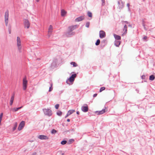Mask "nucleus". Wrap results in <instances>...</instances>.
<instances>
[{
  "label": "nucleus",
  "mask_w": 155,
  "mask_h": 155,
  "mask_svg": "<svg viewBox=\"0 0 155 155\" xmlns=\"http://www.w3.org/2000/svg\"><path fill=\"white\" fill-rule=\"evenodd\" d=\"M100 40L97 39V41H96V43H95V45H98L100 44Z\"/></svg>",
  "instance_id": "28"
},
{
  "label": "nucleus",
  "mask_w": 155,
  "mask_h": 155,
  "mask_svg": "<svg viewBox=\"0 0 155 155\" xmlns=\"http://www.w3.org/2000/svg\"><path fill=\"white\" fill-rule=\"evenodd\" d=\"M70 115L68 113L66 116L65 117V118L67 117L68 116Z\"/></svg>",
  "instance_id": "37"
},
{
  "label": "nucleus",
  "mask_w": 155,
  "mask_h": 155,
  "mask_svg": "<svg viewBox=\"0 0 155 155\" xmlns=\"http://www.w3.org/2000/svg\"><path fill=\"white\" fill-rule=\"evenodd\" d=\"M58 153L60 155H64V153H63L62 151H59Z\"/></svg>",
  "instance_id": "31"
},
{
  "label": "nucleus",
  "mask_w": 155,
  "mask_h": 155,
  "mask_svg": "<svg viewBox=\"0 0 155 155\" xmlns=\"http://www.w3.org/2000/svg\"><path fill=\"white\" fill-rule=\"evenodd\" d=\"M147 38V36H145L143 38V39L144 40H146Z\"/></svg>",
  "instance_id": "38"
},
{
  "label": "nucleus",
  "mask_w": 155,
  "mask_h": 155,
  "mask_svg": "<svg viewBox=\"0 0 155 155\" xmlns=\"http://www.w3.org/2000/svg\"><path fill=\"white\" fill-rule=\"evenodd\" d=\"M57 132V131L54 130L53 129L51 131V133L52 134H55Z\"/></svg>",
  "instance_id": "29"
},
{
  "label": "nucleus",
  "mask_w": 155,
  "mask_h": 155,
  "mask_svg": "<svg viewBox=\"0 0 155 155\" xmlns=\"http://www.w3.org/2000/svg\"><path fill=\"white\" fill-rule=\"evenodd\" d=\"M89 25H90V23L89 22H87L86 23V26L87 27V28H88L89 27Z\"/></svg>",
  "instance_id": "32"
},
{
  "label": "nucleus",
  "mask_w": 155,
  "mask_h": 155,
  "mask_svg": "<svg viewBox=\"0 0 155 155\" xmlns=\"http://www.w3.org/2000/svg\"><path fill=\"white\" fill-rule=\"evenodd\" d=\"M78 25H75L69 26L68 28V31L69 32H71L75 29L78 28Z\"/></svg>",
  "instance_id": "9"
},
{
  "label": "nucleus",
  "mask_w": 155,
  "mask_h": 155,
  "mask_svg": "<svg viewBox=\"0 0 155 155\" xmlns=\"http://www.w3.org/2000/svg\"><path fill=\"white\" fill-rule=\"evenodd\" d=\"M75 112V110H69L68 113L70 115L71 114H72V113H73L74 112Z\"/></svg>",
  "instance_id": "21"
},
{
  "label": "nucleus",
  "mask_w": 155,
  "mask_h": 155,
  "mask_svg": "<svg viewBox=\"0 0 155 155\" xmlns=\"http://www.w3.org/2000/svg\"><path fill=\"white\" fill-rule=\"evenodd\" d=\"M99 36L101 38H104L106 36L105 32L103 31H101L99 33Z\"/></svg>",
  "instance_id": "13"
},
{
  "label": "nucleus",
  "mask_w": 155,
  "mask_h": 155,
  "mask_svg": "<svg viewBox=\"0 0 155 155\" xmlns=\"http://www.w3.org/2000/svg\"><path fill=\"white\" fill-rule=\"evenodd\" d=\"M39 139L41 140H48L49 139V138L47 136L41 135H39Z\"/></svg>",
  "instance_id": "14"
},
{
  "label": "nucleus",
  "mask_w": 155,
  "mask_h": 155,
  "mask_svg": "<svg viewBox=\"0 0 155 155\" xmlns=\"http://www.w3.org/2000/svg\"><path fill=\"white\" fill-rule=\"evenodd\" d=\"M67 121L68 122H70V119H68L67 120Z\"/></svg>",
  "instance_id": "44"
},
{
  "label": "nucleus",
  "mask_w": 155,
  "mask_h": 155,
  "mask_svg": "<svg viewBox=\"0 0 155 155\" xmlns=\"http://www.w3.org/2000/svg\"><path fill=\"white\" fill-rule=\"evenodd\" d=\"M2 119V118H0V125H1V124Z\"/></svg>",
  "instance_id": "40"
},
{
  "label": "nucleus",
  "mask_w": 155,
  "mask_h": 155,
  "mask_svg": "<svg viewBox=\"0 0 155 155\" xmlns=\"http://www.w3.org/2000/svg\"><path fill=\"white\" fill-rule=\"evenodd\" d=\"M25 125V122L24 121H22L18 127V130H21L22 128L24 127Z\"/></svg>",
  "instance_id": "11"
},
{
  "label": "nucleus",
  "mask_w": 155,
  "mask_h": 155,
  "mask_svg": "<svg viewBox=\"0 0 155 155\" xmlns=\"http://www.w3.org/2000/svg\"><path fill=\"white\" fill-rule=\"evenodd\" d=\"M87 15L89 17H92V14L90 12H88Z\"/></svg>",
  "instance_id": "25"
},
{
  "label": "nucleus",
  "mask_w": 155,
  "mask_h": 155,
  "mask_svg": "<svg viewBox=\"0 0 155 155\" xmlns=\"http://www.w3.org/2000/svg\"><path fill=\"white\" fill-rule=\"evenodd\" d=\"M67 142L66 140L62 141L61 142V144L62 145H64Z\"/></svg>",
  "instance_id": "30"
},
{
  "label": "nucleus",
  "mask_w": 155,
  "mask_h": 155,
  "mask_svg": "<svg viewBox=\"0 0 155 155\" xmlns=\"http://www.w3.org/2000/svg\"><path fill=\"white\" fill-rule=\"evenodd\" d=\"M3 115V113H1L0 115V118L2 119Z\"/></svg>",
  "instance_id": "35"
},
{
  "label": "nucleus",
  "mask_w": 155,
  "mask_h": 155,
  "mask_svg": "<svg viewBox=\"0 0 155 155\" xmlns=\"http://www.w3.org/2000/svg\"><path fill=\"white\" fill-rule=\"evenodd\" d=\"M84 19V17L83 16L80 17L75 19L76 21H79L82 20Z\"/></svg>",
  "instance_id": "16"
},
{
  "label": "nucleus",
  "mask_w": 155,
  "mask_h": 155,
  "mask_svg": "<svg viewBox=\"0 0 155 155\" xmlns=\"http://www.w3.org/2000/svg\"><path fill=\"white\" fill-rule=\"evenodd\" d=\"M81 109L84 112H87L88 111V108L87 105V104L81 107Z\"/></svg>",
  "instance_id": "12"
},
{
  "label": "nucleus",
  "mask_w": 155,
  "mask_h": 155,
  "mask_svg": "<svg viewBox=\"0 0 155 155\" xmlns=\"http://www.w3.org/2000/svg\"><path fill=\"white\" fill-rule=\"evenodd\" d=\"M105 87H101L100 90V92H101L102 91L105 90Z\"/></svg>",
  "instance_id": "26"
},
{
  "label": "nucleus",
  "mask_w": 155,
  "mask_h": 155,
  "mask_svg": "<svg viewBox=\"0 0 155 155\" xmlns=\"http://www.w3.org/2000/svg\"><path fill=\"white\" fill-rule=\"evenodd\" d=\"M11 110L13 112H16L18 110V109L17 108H15L12 109Z\"/></svg>",
  "instance_id": "24"
},
{
  "label": "nucleus",
  "mask_w": 155,
  "mask_h": 155,
  "mask_svg": "<svg viewBox=\"0 0 155 155\" xmlns=\"http://www.w3.org/2000/svg\"><path fill=\"white\" fill-rule=\"evenodd\" d=\"M70 64L71 65H72L74 67H76L78 66V64L75 62H71Z\"/></svg>",
  "instance_id": "20"
},
{
  "label": "nucleus",
  "mask_w": 155,
  "mask_h": 155,
  "mask_svg": "<svg viewBox=\"0 0 155 155\" xmlns=\"http://www.w3.org/2000/svg\"><path fill=\"white\" fill-rule=\"evenodd\" d=\"M52 89H53V88H52V84L51 85V87H50L49 88V91H51L52 90Z\"/></svg>",
  "instance_id": "34"
},
{
  "label": "nucleus",
  "mask_w": 155,
  "mask_h": 155,
  "mask_svg": "<svg viewBox=\"0 0 155 155\" xmlns=\"http://www.w3.org/2000/svg\"><path fill=\"white\" fill-rule=\"evenodd\" d=\"M14 97H15V93H13V94L12 96L11 97V99L10 100V104L11 105H12L13 104V102L14 101Z\"/></svg>",
  "instance_id": "15"
},
{
  "label": "nucleus",
  "mask_w": 155,
  "mask_h": 155,
  "mask_svg": "<svg viewBox=\"0 0 155 155\" xmlns=\"http://www.w3.org/2000/svg\"><path fill=\"white\" fill-rule=\"evenodd\" d=\"M22 107H23L22 106H21L20 107H17V108L18 109V110L19 109H21Z\"/></svg>",
  "instance_id": "39"
},
{
  "label": "nucleus",
  "mask_w": 155,
  "mask_h": 155,
  "mask_svg": "<svg viewBox=\"0 0 155 155\" xmlns=\"http://www.w3.org/2000/svg\"><path fill=\"white\" fill-rule=\"evenodd\" d=\"M107 110V109L105 107L104 109L100 111H95V113L97 115H100L104 114Z\"/></svg>",
  "instance_id": "8"
},
{
  "label": "nucleus",
  "mask_w": 155,
  "mask_h": 155,
  "mask_svg": "<svg viewBox=\"0 0 155 155\" xmlns=\"http://www.w3.org/2000/svg\"><path fill=\"white\" fill-rule=\"evenodd\" d=\"M121 41H119L115 40L114 42V45L117 47H119Z\"/></svg>",
  "instance_id": "17"
},
{
  "label": "nucleus",
  "mask_w": 155,
  "mask_h": 155,
  "mask_svg": "<svg viewBox=\"0 0 155 155\" xmlns=\"http://www.w3.org/2000/svg\"><path fill=\"white\" fill-rule=\"evenodd\" d=\"M76 76L77 75L76 74H72L71 76L66 81V82L67 84L69 85L72 84Z\"/></svg>",
  "instance_id": "1"
},
{
  "label": "nucleus",
  "mask_w": 155,
  "mask_h": 155,
  "mask_svg": "<svg viewBox=\"0 0 155 155\" xmlns=\"http://www.w3.org/2000/svg\"><path fill=\"white\" fill-rule=\"evenodd\" d=\"M122 24L124 25V28L123 29V31H124V32L123 33L124 34H125L127 33V26L126 25V24H127L128 22L127 21H122Z\"/></svg>",
  "instance_id": "6"
},
{
  "label": "nucleus",
  "mask_w": 155,
  "mask_h": 155,
  "mask_svg": "<svg viewBox=\"0 0 155 155\" xmlns=\"http://www.w3.org/2000/svg\"><path fill=\"white\" fill-rule=\"evenodd\" d=\"M67 13V12L65 11L64 9L61 10V15L62 16H64Z\"/></svg>",
  "instance_id": "18"
},
{
  "label": "nucleus",
  "mask_w": 155,
  "mask_h": 155,
  "mask_svg": "<svg viewBox=\"0 0 155 155\" xmlns=\"http://www.w3.org/2000/svg\"><path fill=\"white\" fill-rule=\"evenodd\" d=\"M102 1L103 3H104V0H102Z\"/></svg>",
  "instance_id": "45"
},
{
  "label": "nucleus",
  "mask_w": 155,
  "mask_h": 155,
  "mask_svg": "<svg viewBox=\"0 0 155 155\" xmlns=\"http://www.w3.org/2000/svg\"><path fill=\"white\" fill-rule=\"evenodd\" d=\"M17 45L18 48V49L19 52H21V39L19 37H17Z\"/></svg>",
  "instance_id": "2"
},
{
  "label": "nucleus",
  "mask_w": 155,
  "mask_h": 155,
  "mask_svg": "<svg viewBox=\"0 0 155 155\" xmlns=\"http://www.w3.org/2000/svg\"><path fill=\"white\" fill-rule=\"evenodd\" d=\"M154 77L153 75H151L149 77V79L150 80L153 81L154 79Z\"/></svg>",
  "instance_id": "22"
},
{
  "label": "nucleus",
  "mask_w": 155,
  "mask_h": 155,
  "mask_svg": "<svg viewBox=\"0 0 155 155\" xmlns=\"http://www.w3.org/2000/svg\"><path fill=\"white\" fill-rule=\"evenodd\" d=\"M17 126V122L15 123L14 124V127L13 128V130L14 131L16 129Z\"/></svg>",
  "instance_id": "23"
},
{
  "label": "nucleus",
  "mask_w": 155,
  "mask_h": 155,
  "mask_svg": "<svg viewBox=\"0 0 155 155\" xmlns=\"http://www.w3.org/2000/svg\"><path fill=\"white\" fill-rule=\"evenodd\" d=\"M44 114L48 116H51L52 114V111L50 109H43Z\"/></svg>",
  "instance_id": "3"
},
{
  "label": "nucleus",
  "mask_w": 155,
  "mask_h": 155,
  "mask_svg": "<svg viewBox=\"0 0 155 155\" xmlns=\"http://www.w3.org/2000/svg\"><path fill=\"white\" fill-rule=\"evenodd\" d=\"M59 107V104H57L55 105V108L56 109H57Z\"/></svg>",
  "instance_id": "33"
},
{
  "label": "nucleus",
  "mask_w": 155,
  "mask_h": 155,
  "mask_svg": "<svg viewBox=\"0 0 155 155\" xmlns=\"http://www.w3.org/2000/svg\"><path fill=\"white\" fill-rule=\"evenodd\" d=\"M97 95V94H94L93 95V97H96Z\"/></svg>",
  "instance_id": "36"
},
{
  "label": "nucleus",
  "mask_w": 155,
  "mask_h": 155,
  "mask_svg": "<svg viewBox=\"0 0 155 155\" xmlns=\"http://www.w3.org/2000/svg\"><path fill=\"white\" fill-rule=\"evenodd\" d=\"M127 6L129 8L130 6V4L129 3H127Z\"/></svg>",
  "instance_id": "41"
},
{
  "label": "nucleus",
  "mask_w": 155,
  "mask_h": 155,
  "mask_svg": "<svg viewBox=\"0 0 155 155\" xmlns=\"http://www.w3.org/2000/svg\"><path fill=\"white\" fill-rule=\"evenodd\" d=\"M37 2H39V0H37Z\"/></svg>",
  "instance_id": "46"
},
{
  "label": "nucleus",
  "mask_w": 155,
  "mask_h": 155,
  "mask_svg": "<svg viewBox=\"0 0 155 155\" xmlns=\"http://www.w3.org/2000/svg\"><path fill=\"white\" fill-rule=\"evenodd\" d=\"M24 24L25 27L28 28L30 26V24L29 21L27 19H25L24 20Z\"/></svg>",
  "instance_id": "7"
},
{
  "label": "nucleus",
  "mask_w": 155,
  "mask_h": 155,
  "mask_svg": "<svg viewBox=\"0 0 155 155\" xmlns=\"http://www.w3.org/2000/svg\"><path fill=\"white\" fill-rule=\"evenodd\" d=\"M114 36L115 38L117 40H120L121 39V37L120 36L116 35L114 34Z\"/></svg>",
  "instance_id": "19"
},
{
  "label": "nucleus",
  "mask_w": 155,
  "mask_h": 155,
  "mask_svg": "<svg viewBox=\"0 0 155 155\" xmlns=\"http://www.w3.org/2000/svg\"><path fill=\"white\" fill-rule=\"evenodd\" d=\"M57 114L58 115L60 116L61 115L62 112L61 111H58L57 112Z\"/></svg>",
  "instance_id": "27"
},
{
  "label": "nucleus",
  "mask_w": 155,
  "mask_h": 155,
  "mask_svg": "<svg viewBox=\"0 0 155 155\" xmlns=\"http://www.w3.org/2000/svg\"><path fill=\"white\" fill-rule=\"evenodd\" d=\"M9 34H11V30H9Z\"/></svg>",
  "instance_id": "42"
},
{
  "label": "nucleus",
  "mask_w": 155,
  "mask_h": 155,
  "mask_svg": "<svg viewBox=\"0 0 155 155\" xmlns=\"http://www.w3.org/2000/svg\"><path fill=\"white\" fill-rule=\"evenodd\" d=\"M76 113H77V114H79V112L78 111H77Z\"/></svg>",
  "instance_id": "43"
},
{
  "label": "nucleus",
  "mask_w": 155,
  "mask_h": 155,
  "mask_svg": "<svg viewBox=\"0 0 155 155\" xmlns=\"http://www.w3.org/2000/svg\"><path fill=\"white\" fill-rule=\"evenodd\" d=\"M5 21L6 26L8 25V11L7 10L5 13Z\"/></svg>",
  "instance_id": "5"
},
{
  "label": "nucleus",
  "mask_w": 155,
  "mask_h": 155,
  "mask_svg": "<svg viewBox=\"0 0 155 155\" xmlns=\"http://www.w3.org/2000/svg\"><path fill=\"white\" fill-rule=\"evenodd\" d=\"M27 84V81L26 80V77L25 76L23 80V90H26Z\"/></svg>",
  "instance_id": "4"
},
{
  "label": "nucleus",
  "mask_w": 155,
  "mask_h": 155,
  "mask_svg": "<svg viewBox=\"0 0 155 155\" xmlns=\"http://www.w3.org/2000/svg\"><path fill=\"white\" fill-rule=\"evenodd\" d=\"M53 30V27L51 25H50L48 28V36L49 37L51 34Z\"/></svg>",
  "instance_id": "10"
}]
</instances>
